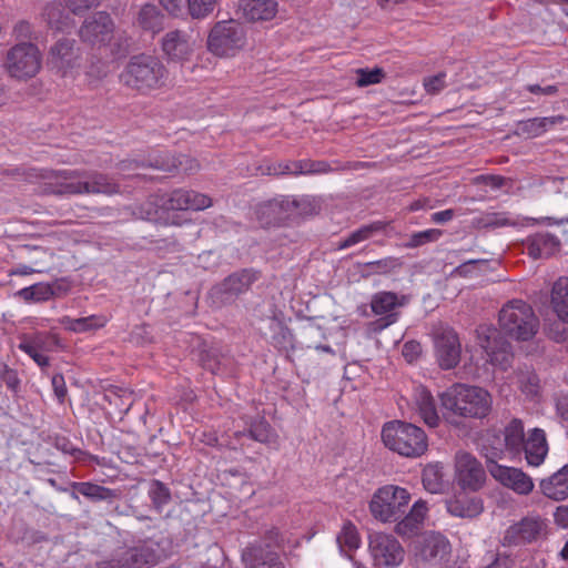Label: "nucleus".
I'll use <instances>...</instances> for the list:
<instances>
[{
  "label": "nucleus",
  "instance_id": "nucleus-8",
  "mask_svg": "<svg viewBox=\"0 0 568 568\" xmlns=\"http://www.w3.org/2000/svg\"><path fill=\"white\" fill-rule=\"evenodd\" d=\"M42 67V54L39 48L30 42L12 47L6 58L4 68L11 78L28 80L36 77Z\"/></svg>",
  "mask_w": 568,
  "mask_h": 568
},
{
  "label": "nucleus",
  "instance_id": "nucleus-28",
  "mask_svg": "<svg viewBox=\"0 0 568 568\" xmlns=\"http://www.w3.org/2000/svg\"><path fill=\"white\" fill-rule=\"evenodd\" d=\"M528 254L532 258L549 257L560 250L564 245L562 239L559 240L550 233H536L527 237L526 241Z\"/></svg>",
  "mask_w": 568,
  "mask_h": 568
},
{
  "label": "nucleus",
  "instance_id": "nucleus-7",
  "mask_svg": "<svg viewBox=\"0 0 568 568\" xmlns=\"http://www.w3.org/2000/svg\"><path fill=\"white\" fill-rule=\"evenodd\" d=\"M410 501V494L406 488L385 485L378 488L369 501L371 515L383 524L396 521Z\"/></svg>",
  "mask_w": 568,
  "mask_h": 568
},
{
  "label": "nucleus",
  "instance_id": "nucleus-37",
  "mask_svg": "<svg viewBox=\"0 0 568 568\" xmlns=\"http://www.w3.org/2000/svg\"><path fill=\"white\" fill-rule=\"evenodd\" d=\"M42 18L50 28L58 31H67L73 27V19L61 2L48 3L42 11Z\"/></svg>",
  "mask_w": 568,
  "mask_h": 568
},
{
  "label": "nucleus",
  "instance_id": "nucleus-24",
  "mask_svg": "<svg viewBox=\"0 0 568 568\" xmlns=\"http://www.w3.org/2000/svg\"><path fill=\"white\" fill-rule=\"evenodd\" d=\"M156 552L149 546H138L111 560V568H146L156 564Z\"/></svg>",
  "mask_w": 568,
  "mask_h": 568
},
{
  "label": "nucleus",
  "instance_id": "nucleus-39",
  "mask_svg": "<svg viewBox=\"0 0 568 568\" xmlns=\"http://www.w3.org/2000/svg\"><path fill=\"white\" fill-rule=\"evenodd\" d=\"M108 323V318L104 315H90L87 317L72 318L70 316H63L60 318V324L68 331L74 333H85L97 331L104 327Z\"/></svg>",
  "mask_w": 568,
  "mask_h": 568
},
{
  "label": "nucleus",
  "instance_id": "nucleus-61",
  "mask_svg": "<svg viewBox=\"0 0 568 568\" xmlns=\"http://www.w3.org/2000/svg\"><path fill=\"white\" fill-rule=\"evenodd\" d=\"M13 34L17 39H30L32 27L28 21H19L13 28Z\"/></svg>",
  "mask_w": 568,
  "mask_h": 568
},
{
  "label": "nucleus",
  "instance_id": "nucleus-15",
  "mask_svg": "<svg viewBox=\"0 0 568 568\" xmlns=\"http://www.w3.org/2000/svg\"><path fill=\"white\" fill-rule=\"evenodd\" d=\"M450 554L448 539L438 532H428L423 536L416 550L418 562L428 568H439L447 561Z\"/></svg>",
  "mask_w": 568,
  "mask_h": 568
},
{
  "label": "nucleus",
  "instance_id": "nucleus-26",
  "mask_svg": "<svg viewBox=\"0 0 568 568\" xmlns=\"http://www.w3.org/2000/svg\"><path fill=\"white\" fill-rule=\"evenodd\" d=\"M548 450L545 430L541 428L529 430L523 447L527 464L532 467L540 466L545 462Z\"/></svg>",
  "mask_w": 568,
  "mask_h": 568
},
{
  "label": "nucleus",
  "instance_id": "nucleus-9",
  "mask_svg": "<svg viewBox=\"0 0 568 568\" xmlns=\"http://www.w3.org/2000/svg\"><path fill=\"white\" fill-rule=\"evenodd\" d=\"M477 344L485 351L491 365L506 371L510 367L514 354L511 344L491 325H479L476 328Z\"/></svg>",
  "mask_w": 568,
  "mask_h": 568
},
{
  "label": "nucleus",
  "instance_id": "nucleus-30",
  "mask_svg": "<svg viewBox=\"0 0 568 568\" xmlns=\"http://www.w3.org/2000/svg\"><path fill=\"white\" fill-rule=\"evenodd\" d=\"M541 493L549 499L559 501L568 497V464L550 477L541 479L539 483Z\"/></svg>",
  "mask_w": 568,
  "mask_h": 568
},
{
  "label": "nucleus",
  "instance_id": "nucleus-11",
  "mask_svg": "<svg viewBox=\"0 0 568 568\" xmlns=\"http://www.w3.org/2000/svg\"><path fill=\"white\" fill-rule=\"evenodd\" d=\"M368 548L374 565L385 568H395L402 565L405 550L400 542L390 534L377 531L368 537Z\"/></svg>",
  "mask_w": 568,
  "mask_h": 568
},
{
  "label": "nucleus",
  "instance_id": "nucleus-34",
  "mask_svg": "<svg viewBox=\"0 0 568 568\" xmlns=\"http://www.w3.org/2000/svg\"><path fill=\"white\" fill-rule=\"evenodd\" d=\"M550 306L556 316L568 323V277H559L552 285Z\"/></svg>",
  "mask_w": 568,
  "mask_h": 568
},
{
  "label": "nucleus",
  "instance_id": "nucleus-47",
  "mask_svg": "<svg viewBox=\"0 0 568 568\" xmlns=\"http://www.w3.org/2000/svg\"><path fill=\"white\" fill-rule=\"evenodd\" d=\"M383 229V223L375 222L369 225L362 226L361 229L351 233L344 241L339 242L338 248L344 250L351 247L359 242L369 239L375 232Z\"/></svg>",
  "mask_w": 568,
  "mask_h": 568
},
{
  "label": "nucleus",
  "instance_id": "nucleus-19",
  "mask_svg": "<svg viewBox=\"0 0 568 568\" xmlns=\"http://www.w3.org/2000/svg\"><path fill=\"white\" fill-rule=\"evenodd\" d=\"M488 471L496 481L517 495L527 496L534 490L532 478L520 468L493 463L488 465Z\"/></svg>",
  "mask_w": 568,
  "mask_h": 568
},
{
  "label": "nucleus",
  "instance_id": "nucleus-44",
  "mask_svg": "<svg viewBox=\"0 0 568 568\" xmlns=\"http://www.w3.org/2000/svg\"><path fill=\"white\" fill-rule=\"evenodd\" d=\"M292 219L314 215L320 211V203L314 196L304 195L300 197L290 196Z\"/></svg>",
  "mask_w": 568,
  "mask_h": 568
},
{
  "label": "nucleus",
  "instance_id": "nucleus-31",
  "mask_svg": "<svg viewBox=\"0 0 568 568\" xmlns=\"http://www.w3.org/2000/svg\"><path fill=\"white\" fill-rule=\"evenodd\" d=\"M71 486L73 489L71 497L75 500L79 499L78 494L92 501H112L119 497L115 490L90 481H74Z\"/></svg>",
  "mask_w": 568,
  "mask_h": 568
},
{
  "label": "nucleus",
  "instance_id": "nucleus-50",
  "mask_svg": "<svg viewBox=\"0 0 568 568\" xmlns=\"http://www.w3.org/2000/svg\"><path fill=\"white\" fill-rule=\"evenodd\" d=\"M356 85L359 88L377 84L385 78V72L382 68L357 69L356 70Z\"/></svg>",
  "mask_w": 568,
  "mask_h": 568
},
{
  "label": "nucleus",
  "instance_id": "nucleus-51",
  "mask_svg": "<svg viewBox=\"0 0 568 568\" xmlns=\"http://www.w3.org/2000/svg\"><path fill=\"white\" fill-rule=\"evenodd\" d=\"M442 235V231L437 229H429L420 232L413 233L406 246L414 248L422 246L426 243L437 241Z\"/></svg>",
  "mask_w": 568,
  "mask_h": 568
},
{
  "label": "nucleus",
  "instance_id": "nucleus-17",
  "mask_svg": "<svg viewBox=\"0 0 568 568\" xmlns=\"http://www.w3.org/2000/svg\"><path fill=\"white\" fill-rule=\"evenodd\" d=\"M455 469L457 484L462 488L476 491L484 486L486 480L485 469L473 455L465 452L457 453Z\"/></svg>",
  "mask_w": 568,
  "mask_h": 568
},
{
  "label": "nucleus",
  "instance_id": "nucleus-58",
  "mask_svg": "<svg viewBox=\"0 0 568 568\" xmlns=\"http://www.w3.org/2000/svg\"><path fill=\"white\" fill-rule=\"evenodd\" d=\"M51 384H52V388H53L55 397L58 398V400L60 403H63L67 397V394H68V389H67V385H65L63 375L54 374L51 378Z\"/></svg>",
  "mask_w": 568,
  "mask_h": 568
},
{
  "label": "nucleus",
  "instance_id": "nucleus-3",
  "mask_svg": "<svg viewBox=\"0 0 568 568\" xmlns=\"http://www.w3.org/2000/svg\"><path fill=\"white\" fill-rule=\"evenodd\" d=\"M165 78L164 64L159 58L149 54L132 57L119 75L124 87L143 94L161 88Z\"/></svg>",
  "mask_w": 568,
  "mask_h": 568
},
{
  "label": "nucleus",
  "instance_id": "nucleus-46",
  "mask_svg": "<svg viewBox=\"0 0 568 568\" xmlns=\"http://www.w3.org/2000/svg\"><path fill=\"white\" fill-rule=\"evenodd\" d=\"M185 3L191 19L204 20L213 13L219 0H185Z\"/></svg>",
  "mask_w": 568,
  "mask_h": 568
},
{
  "label": "nucleus",
  "instance_id": "nucleus-16",
  "mask_svg": "<svg viewBox=\"0 0 568 568\" xmlns=\"http://www.w3.org/2000/svg\"><path fill=\"white\" fill-rule=\"evenodd\" d=\"M547 535V524L539 515H529L511 525L505 532V545H521L536 541Z\"/></svg>",
  "mask_w": 568,
  "mask_h": 568
},
{
  "label": "nucleus",
  "instance_id": "nucleus-45",
  "mask_svg": "<svg viewBox=\"0 0 568 568\" xmlns=\"http://www.w3.org/2000/svg\"><path fill=\"white\" fill-rule=\"evenodd\" d=\"M17 295L26 302H44L51 298L53 291L47 283H37L34 285L23 287L17 292Z\"/></svg>",
  "mask_w": 568,
  "mask_h": 568
},
{
  "label": "nucleus",
  "instance_id": "nucleus-56",
  "mask_svg": "<svg viewBox=\"0 0 568 568\" xmlns=\"http://www.w3.org/2000/svg\"><path fill=\"white\" fill-rule=\"evenodd\" d=\"M161 7L172 17L181 18L184 14V0H158Z\"/></svg>",
  "mask_w": 568,
  "mask_h": 568
},
{
  "label": "nucleus",
  "instance_id": "nucleus-57",
  "mask_svg": "<svg viewBox=\"0 0 568 568\" xmlns=\"http://www.w3.org/2000/svg\"><path fill=\"white\" fill-rule=\"evenodd\" d=\"M367 266L377 273H388L398 266V261L394 257H386L383 260L367 263Z\"/></svg>",
  "mask_w": 568,
  "mask_h": 568
},
{
  "label": "nucleus",
  "instance_id": "nucleus-62",
  "mask_svg": "<svg viewBox=\"0 0 568 568\" xmlns=\"http://www.w3.org/2000/svg\"><path fill=\"white\" fill-rule=\"evenodd\" d=\"M554 519L556 525L568 529V505L558 506L554 513Z\"/></svg>",
  "mask_w": 568,
  "mask_h": 568
},
{
  "label": "nucleus",
  "instance_id": "nucleus-63",
  "mask_svg": "<svg viewBox=\"0 0 568 568\" xmlns=\"http://www.w3.org/2000/svg\"><path fill=\"white\" fill-rule=\"evenodd\" d=\"M477 182H481L491 189H499L505 184V178L500 175H480L476 178Z\"/></svg>",
  "mask_w": 568,
  "mask_h": 568
},
{
  "label": "nucleus",
  "instance_id": "nucleus-40",
  "mask_svg": "<svg viewBox=\"0 0 568 568\" xmlns=\"http://www.w3.org/2000/svg\"><path fill=\"white\" fill-rule=\"evenodd\" d=\"M503 444V435L494 430L487 432L484 436L481 452L487 460V466L493 463H497L498 459H501L507 454V449Z\"/></svg>",
  "mask_w": 568,
  "mask_h": 568
},
{
  "label": "nucleus",
  "instance_id": "nucleus-33",
  "mask_svg": "<svg viewBox=\"0 0 568 568\" xmlns=\"http://www.w3.org/2000/svg\"><path fill=\"white\" fill-rule=\"evenodd\" d=\"M480 499L467 496H457L447 501V511L455 517L475 518L483 513Z\"/></svg>",
  "mask_w": 568,
  "mask_h": 568
},
{
  "label": "nucleus",
  "instance_id": "nucleus-21",
  "mask_svg": "<svg viewBox=\"0 0 568 568\" xmlns=\"http://www.w3.org/2000/svg\"><path fill=\"white\" fill-rule=\"evenodd\" d=\"M462 346L453 329H445L435 337V356L443 369L456 367L460 361Z\"/></svg>",
  "mask_w": 568,
  "mask_h": 568
},
{
  "label": "nucleus",
  "instance_id": "nucleus-2",
  "mask_svg": "<svg viewBox=\"0 0 568 568\" xmlns=\"http://www.w3.org/2000/svg\"><path fill=\"white\" fill-rule=\"evenodd\" d=\"M442 407L465 418H484L490 410V394L478 386L456 383L439 395Z\"/></svg>",
  "mask_w": 568,
  "mask_h": 568
},
{
  "label": "nucleus",
  "instance_id": "nucleus-59",
  "mask_svg": "<svg viewBox=\"0 0 568 568\" xmlns=\"http://www.w3.org/2000/svg\"><path fill=\"white\" fill-rule=\"evenodd\" d=\"M420 344L414 341L407 342L403 346V356L408 361L413 362L420 354Z\"/></svg>",
  "mask_w": 568,
  "mask_h": 568
},
{
  "label": "nucleus",
  "instance_id": "nucleus-53",
  "mask_svg": "<svg viewBox=\"0 0 568 568\" xmlns=\"http://www.w3.org/2000/svg\"><path fill=\"white\" fill-rule=\"evenodd\" d=\"M248 434L256 442L268 443L272 438V428L266 422L260 420L252 424Z\"/></svg>",
  "mask_w": 568,
  "mask_h": 568
},
{
  "label": "nucleus",
  "instance_id": "nucleus-22",
  "mask_svg": "<svg viewBox=\"0 0 568 568\" xmlns=\"http://www.w3.org/2000/svg\"><path fill=\"white\" fill-rule=\"evenodd\" d=\"M237 12L250 23H263L273 20L278 12L277 0H240Z\"/></svg>",
  "mask_w": 568,
  "mask_h": 568
},
{
  "label": "nucleus",
  "instance_id": "nucleus-38",
  "mask_svg": "<svg viewBox=\"0 0 568 568\" xmlns=\"http://www.w3.org/2000/svg\"><path fill=\"white\" fill-rule=\"evenodd\" d=\"M247 568H284L277 552L262 546L253 547L246 554Z\"/></svg>",
  "mask_w": 568,
  "mask_h": 568
},
{
  "label": "nucleus",
  "instance_id": "nucleus-29",
  "mask_svg": "<svg viewBox=\"0 0 568 568\" xmlns=\"http://www.w3.org/2000/svg\"><path fill=\"white\" fill-rule=\"evenodd\" d=\"M427 514L426 503L417 500L410 511L395 526V532L403 538L416 536L423 527Z\"/></svg>",
  "mask_w": 568,
  "mask_h": 568
},
{
  "label": "nucleus",
  "instance_id": "nucleus-23",
  "mask_svg": "<svg viewBox=\"0 0 568 568\" xmlns=\"http://www.w3.org/2000/svg\"><path fill=\"white\" fill-rule=\"evenodd\" d=\"M212 205V200L202 193L189 190H175L164 201L163 206L166 210L184 211L205 210Z\"/></svg>",
  "mask_w": 568,
  "mask_h": 568
},
{
  "label": "nucleus",
  "instance_id": "nucleus-6",
  "mask_svg": "<svg viewBox=\"0 0 568 568\" xmlns=\"http://www.w3.org/2000/svg\"><path fill=\"white\" fill-rule=\"evenodd\" d=\"M246 31L235 19L215 22L206 39L207 51L217 58H233L246 45Z\"/></svg>",
  "mask_w": 568,
  "mask_h": 568
},
{
  "label": "nucleus",
  "instance_id": "nucleus-5",
  "mask_svg": "<svg viewBox=\"0 0 568 568\" xmlns=\"http://www.w3.org/2000/svg\"><path fill=\"white\" fill-rule=\"evenodd\" d=\"M498 323L507 336L521 342L532 339L540 326L532 307L523 300L506 303L499 311Z\"/></svg>",
  "mask_w": 568,
  "mask_h": 568
},
{
  "label": "nucleus",
  "instance_id": "nucleus-60",
  "mask_svg": "<svg viewBox=\"0 0 568 568\" xmlns=\"http://www.w3.org/2000/svg\"><path fill=\"white\" fill-rule=\"evenodd\" d=\"M527 91H529L532 94L538 95H556L558 93V85L551 84L541 87L539 84H528L526 87Z\"/></svg>",
  "mask_w": 568,
  "mask_h": 568
},
{
  "label": "nucleus",
  "instance_id": "nucleus-27",
  "mask_svg": "<svg viewBox=\"0 0 568 568\" xmlns=\"http://www.w3.org/2000/svg\"><path fill=\"white\" fill-rule=\"evenodd\" d=\"M290 196H281L270 200L258 206L257 214L260 221L265 225L281 223L292 219Z\"/></svg>",
  "mask_w": 568,
  "mask_h": 568
},
{
  "label": "nucleus",
  "instance_id": "nucleus-1",
  "mask_svg": "<svg viewBox=\"0 0 568 568\" xmlns=\"http://www.w3.org/2000/svg\"><path fill=\"white\" fill-rule=\"evenodd\" d=\"M44 179L47 180L45 191L57 195H113L119 192L116 182L95 171L62 170L49 172Z\"/></svg>",
  "mask_w": 568,
  "mask_h": 568
},
{
  "label": "nucleus",
  "instance_id": "nucleus-12",
  "mask_svg": "<svg viewBox=\"0 0 568 568\" xmlns=\"http://www.w3.org/2000/svg\"><path fill=\"white\" fill-rule=\"evenodd\" d=\"M80 64L81 50L74 39L61 38L51 45L48 65L61 77H74Z\"/></svg>",
  "mask_w": 568,
  "mask_h": 568
},
{
  "label": "nucleus",
  "instance_id": "nucleus-25",
  "mask_svg": "<svg viewBox=\"0 0 568 568\" xmlns=\"http://www.w3.org/2000/svg\"><path fill=\"white\" fill-rule=\"evenodd\" d=\"M412 402L414 409L429 427H437L440 418L432 393L423 385L414 387Z\"/></svg>",
  "mask_w": 568,
  "mask_h": 568
},
{
  "label": "nucleus",
  "instance_id": "nucleus-52",
  "mask_svg": "<svg viewBox=\"0 0 568 568\" xmlns=\"http://www.w3.org/2000/svg\"><path fill=\"white\" fill-rule=\"evenodd\" d=\"M423 85L428 94H438L447 87L446 73L439 72L435 75L424 78Z\"/></svg>",
  "mask_w": 568,
  "mask_h": 568
},
{
  "label": "nucleus",
  "instance_id": "nucleus-36",
  "mask_svg": "<svg viewBox=\"0 0 568 568\" xmlns=\"http://www.w3.org/2000/svg\"><path fill=\"white\" fill-rule=\"evenodd\" d=\"M59 344V338L54 334L38 332L34 334H24L20 337L18 348L22 352L40 349L44 353L54 351Z\"/></svg>",
  "mask_w": 568,
  "mask_h": 568
},
{
  "label": "nucleus",
  "instance_id": "nucleus-48",
  "mask_svg": "<svg viewBox=\"0 0 568 568\" xmlns=\"http://www.w3.org/2000/svg\"><path fill=\"white\" fill-rule=\"evenodd\" d=\"M518 384L524 394L535 397L540 390V381L536 373L530 369L519 371L517 373Z\"/></svg>",
  "mask_w": 568,
  "mask_h": 568
},
{
  "label": "nucleus",
  "instance_id": "nucleus-13",
  "mask_svg": "<svg viewBox=\"0 0 568 568\" xmlns=\"http://www.w3.org/2000/svg\"><path fill=\"white\" fill-rule=\"evenodd\" d=\"M114 34V21L105 11H98L87 17L78 31V36L83 43L98 48L108 45Z\"/></svg>",
  "mask_w": 568,
  "mask_h": 568
},
{
  "label": "nucleus",
  "instance_id": "nucleus-4",
  "mask_svg": "<svg viewBox=\"0 0 568 568\" xmlns=\"http://www.w3.org/2000/svg\"><path fill=\"white\" fill-rule=\"evenodd\" d=\"M382 440L388 449L409 458L420 457L428 448L425 432L400 420L388 422L383 426Z\"/></svg>",
  "mask_w": 568,
  "mask_h": 568
},
{
  "label": "nucleus",
  "instance_id": "nucleus-20",
  "mask_svg": "<svg viewBox=\"0 0 568 568\" xmlns=\"http://www.w3.org/2000/svg\"><path fill=\"white\" fill-rule=\"evenodd\" d=\"M140 165H149L151 168L164 171V172H173L178 168H182L185 172H194L199 169V163L194 159H190L185 155L181 158H175L168 152H162L151 156L148 160V163H139L135 160L132 161H123L120 164V170L125 171L131 168H139Z\"/></svg>",
  "mask_w": 568,
  "mask_h": 568
},
{
  "label": "nucleus",
  "instance_id": "nucleus-64",
  "mask_svg": "<svg viewBox=\"0 0 568 568\" xmlns=\"http://www.w3.org/2000/svg\"><path fill=\"white\" fill-rule=\"evenodd\" d=\"M329 164L324 161L307 160V174H322L329 172Z\"/></svg>",
  "mask_w": 568,
  "mask_h": 568
},
{
  "label": "nucleus",
  "instance_id": "nucleus-32",
  "mask_svg": "<svg viewBox=\"0 0 568 568\" xmlns=\"http://www.w3.org/2000/svg\"><path fill=\"white\" fill-rule=\"evenodd\" d=\"M504 447L511 457H519L523 454L524 442L526 439L524 424L520 419H511L503 432Z\"/></svg>",
  "mask_w": 568,
  "mask_h": 568
},
{
  "label": "nucleus",
  "instance_id": "nucleus-18",
  "mask_svg": "<svg viewBox=\"0 0 568 568\" xmlns=\"http://www.w3.org/2000/svg\"><path fill=\"white\" fill-rule=\"evenodd\" d=\"M405 304V297H399L394 292H378L372 296L371 300V308L375 315H381L383 317L373 322L372 328L374 332H382L389 325L394 324L398 314L394 312L397 307H400Z\"/></svg>",
  "mask_w": 568,
  "mask_h": 568
},
{
  "label": "nucleus",
  "instance_id": "nucleus-42",
  "mask_svg": "<svg viewBox=\"0 0 568 568\" xmlns=\"http://www.w3.org/2000/svg\"><path fill=\"white\" fill-rule=\"evenodd\" d=\"M423 485L432 494H439L445 489L443 465L439 463L428 464L423 469Z\"/></svg>",
  "mask_w": 568,
  "mask_h": 568
},
{
  "label": "nucleus",
  "instance_id": "nucleus-43",
  "mask_svg": "<svg viewBox=\"0 0 568 568\" xmlns=\"http://www.w3.org/2000/svg\"><path fill=\"white\" fill-rule=\"evenodd\" d=\"M336 541L342 551H352L359 548L361 536L356 526L351 520H345L343 523L342 528L336 536Z\"/></svg>",
  "mask_w": 568,
  "mask_h": 568
},
{
  "label": "nucleus",
  "instance_id": "nucleus-14",
  "mask_svg": "<svg viewBox=\"0 0 568 568\" xmlns=\"http://www.w3.org/2000/svg\"><path fill=\"white\" fill-rule=\"evenodd\" d=\"M160 44L169 62L183 63L194 55L197 40L192 30L173 29L163 34Z\"/></svg>",
  "mask_w": 568,
  "mask_h": 568
},
{
  "label": "nucleus",
  "instance_id": "nucleus-41",
  "mask_svg": "<svg viewBox=\"0 0 568 568\" xmlns=\"http://www.w3.org/2000/svg\"><path fill=\"white\" fill-rule=\"evenodd\" d=\"M164 16L156 8V6L146 3L144 4L136 17V22L144 31L156 33L163 28Z\"/></svg>",
  "mask_w": 568,
  "mask_h": 568
},
{
  "label": "nucleus",
  "instance_id": "nucleus-49",
  "mask_svg": "<svg viewBox=\"0 0 568 568\" xmlns=\"http://www.w3.org/2000/svg\"><path fill=\"white\" fill-rule=\"evenodd\" d=\"M149 496L152 500L154 508L159 511H161L163 506L169 504V501L171 499V494H170L169 488L166 486H164L159 480H154L150 485Z\"/></svg>",
  "mask_w": 568,
  "mask_h": 568
},
{
  "label": "nucleus",
  "instance_id": "nucleus-54",
  "mask_svg": "<svg viewBox=\"0 0 568 568\" xmlns=\"http://www.w3.org/2000/svg\"><path fill=\"white\" fill-rule=\"evenodd\" d=\"M101 0H65V6L73 14H82L97 8Z\"/></svg>",
  "mask_w": 568,
  "mask_h": 568
},
{
  "label": "nucleus",
  "instance_id": "nucleus-35",
  "mask_svg": "<svg viewBox=\"0 0 568 568\" xmlns=\"http://www.w3.org/2000/svg\"><path fill=\"white\" fill-rule=\"evenodd\" d=\"M565 116L554 115L545 118H532L518 123V131L527 138H537L547 132L550 128L564 123Z\"/></svg>",
  "mask_w": 568,
  "mask_h": 568
},
{
  "label": "nucleus",
  "instance_id": "nucleus-55",
  "mask_svg": "<svg viewBox=\"0 0 568 568\" xmlns=\"http://www.w3.org/2000/svg\"><path fill=\"white\" fill-rule=\"evenodd\" d=\"M1 381L6 384V386L13 393H18L20 389V378L18 377V373L14 369L8 368L4 366L0 369Z\"/></svg>",
  "mask_w": 568,
  "mask_h": 568
},
{
  "label": "nucleus",
  "instance_id": "nucleus-10",
  "mask_svg": "<svg viewBox=\"0 0 568 568\" xmlns=\"http://www.w3.org/2000/svg\"><path fill=\"white\" fill-rule=\"evenodd\" d=\"M261 274L254 268H243L226 276L221 283L213 286L210 296L217 305L233 303L240 295L250 291Z\"/></svg>",
  "mask_w": 568,
  "mask_h": 568
}]
</instances>
